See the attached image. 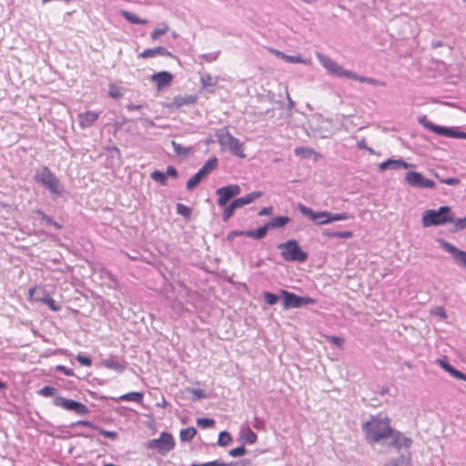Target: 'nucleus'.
<instances>
[{"mask_svg": "<svg viewBox=\"0 0 466 466\" xmlns=\"http://www.w3.org/2000/svg\"><path fill=\"white\" fill-rule=\"evenodd\" d=\"M438 363L454 378L466 381V374L454 369L446 360L440 359L438 360Z\"/></svg>", "mask_w": 466, "mask_h": 466, "instance_id": "412c9836", "label": "nucleus"}, {"mask_svg": "<svg viewBox=\"0 0 466 466\" xmlns=\"http://www.w3.org/2000/svg\"><path fill=\"white\" fill-rule=\"evenodd\" d=\"M203 177L200 176L198 172H197L191 178H189L187 182V189L193 190L198 187Z\"/></svg>", "mask_w": 466, "mask_h": 466, "instance_id": "72a5a7b5", "label": "nucleus"}, {"mask_svg": "<svg viewBox=\"0 0 466 466\" xmlns=\"http://www.w3.org/2000/svg\"><path fill=\"white\" fill-rule=\"evenodd\" d=\"M216 137L222 149L228 150L240 158L246 157L243 144L238 138L233 137L227 127L217 130Z\"/></svg>", "mask_w": 466, "mask_h": 466, "instance_id": "f03ea898", "label": "nucleus"}, {"mask_svg": "<svg viewBox=\"0 0 466 466\" xmlns=\"http://www.w3.org/2000/svg\"><path fill=\"white\" fill-rule=\"evenodd\" d=\"M156 56H172V54L166 47L163 46L145 49L143 52L139 54V57L141 58H150Z\"/></svg>", "mask_w": 466, "mask_h": 466, "instance_id": "6ab92c4d", "label": "nucleus"}, {"mask_svg": "<svg viewBox=\"0 0 466 466\" xmlns=\"http://www.w3.org/2000/svg\"><path fill=\"white\" fill-rule=\"evenodd\" d=\"M76 359L80 364H82L84 366L88 367L92 364V360L89 357L78 354Z\"/></svg>", "mask_w": 466, "mask_h": 466, "instance_id": "8fccbe9b", "label": "nucleus"}, {"mask_svg": "<svg viewBox=\"0 0 466 466\" xmlns=\"http://www.w3.org/2000/svg\"><path fill=\"white\" fill-rule=\"evenodd\" d=\"M317 58L321 66L328 71L329 74L339 76V77H346L350 78L352 76V72L344 69L341 66H339L336 61L320 53H317Z\"/></svg>", "mask_w": 466, "mask_h": 466, "instance_id": "423d86ee", "label": "nucleus"}, {"mask_svg": "<svg viewBox=\"0 0 466 466\" xmlns=\"http://www.w3.org/2000/svg\"><path fill=\"white\" fill-rule=\"evenodd\" d=\"M197 434V431L195 428L193 427H189V428H187V429H184L180 431V440L182 441H189L190 440H192L195 435Z\"/></svg>", "mask_w": 466, "mask_h": 466, "instance_id": "c85d7f7f", "label": "nucleus"}, {"mask_svg": "<svg viewBox=\"0 0 466 466\" xmlns=\"http://www.w3.org/2000/svg\"><path fill=\"white\" fill-rule=\"evenodd\" d=\"M46 303H47V305L49 306V308H50L52 310H54V311H57V310H59V307H57V306L56 305V302H55V300H54L53 299H46Z\"/></svg>", "mask_w": 466, "mask_h": 466, "instance_id": "e2e57ef3", "label": "nucleus"}, {"mask_svg": "<svg viewBox=\"0 0 466 466\" xmlns=\"http://www.w3.org/2000/svg\"><path fill=\"white\" fill-rule=\"evenodd\" d=\"M167 177L169 176L173 178H177V169L173 167V166H168L167 168V173H166Z\"/></svg>", "mask_w": 466, "mask_h": 466, "instance_id": "bf43d9fd", "label": "nucleus"}, {"mask_svg": "<svg viewBox=\"0 0 466 466\" xmlns=\"http://www.w3.org/2000/svg\"><path fill=\"white\" fill-rule=\"evenodd\" d=\"M121 15L125 17L128 22L134 25H146L147 23V19H141L137 15L128 12L127 10H122Z\"/></svg>", "mask_w": 466, "mask_h": 466, "instance_id": "a878e982", "label": "nucleus"}, {"mask_svg": "<svg viewBox=\"0 0 466 466\" xmlns=\"http://www.w3.org/2000/svg\"><path fill=\"white\" fill-rule=\"evenodd\" d=\"M273 212V208L272 207H266V208H263L259 212H258V216H268V215H271Z\"/></svg>", "mask_w": 466, "mask_h": 466, "instance_id": "680f3d73", "label": "nucleus"}, {"mask_svg": "<svg viewBox=\"0 0 466 466\" xmlns=\"http://www.w3.org/2000/svg\"><path fill=\"white\" fill-rule=\"evenodd\" d=\"M241 439L244 441V443L253 444L257 441L258 437L255 432L248 430L242 434Z\"/></svg>", "mask_w": 466, "mask_h": 466, "instance_id": "c9c22d12", "label": "nucleus"}, {"mask_svg": "<svg viewBox=\"0 0 466 466\" xmlns=\"http://www.w3.org/2000/svg\"><path fill=\"white\" fill-rule=\"evenodd\" d=\"M325 235L329 238H349L352 237V232L351 231L327 232V233H325Z\"/></svg>", "mask_w": 466, "mask_h": 466, "instance_id": "37998d69", "label": "nucleus"}, {"mask_svg": "<svg viewBox=\"0 0 466 466\" xmlns=\"http://www.w3.org/2000/svg\"><path fill=\"white\" fill-rule=\"evenodd\" d=\"M452 222L455 224L456 230H461L466 228V217L458 219L453 218Z\"/></svg>", "mask_w": 466, "mask_h": 466, "instance_id": "09e8293b", "label": "nucleus"}, {"mask_svg": "<svg viewBox=\"0 0 466 466\" xmlns=\"http://www.w3.org/2000/svg\"><path fill=\"white\" fill-rule=\"evenodd\" d=\"M175 447V441L172 434L162 432L158 439L150 440L147 448L157 450L161 455H166Z\"/></svg>", "mask_w": 466, "mask_h": 466, "instance_id": "0eeeda50", "label": "nucleus"}, {"mask_svg": "<svg viewBox=\"0 0 466 466\" xmlns=\"http://www.w3.org/2000/svg\"><path fill=\"white\" fill-rule=\"evenodd\" d=\"M204 87L214 86L217 85V79H214L209 74H202L200 76Z\"/></svg>", "mask_w": 466, "mask_h": 466, "instance_id": "f704fd0d", "label": "nucleus"}, {"mask_svg": "<svg viewBox=\"0 0 466 466\" xmlns=\"http://www.w3.org/2000/svg\"><path fill=\"white\" fill-rule=\"evenodd\" d=\"M286 61L289 63H302L307 64V61L302 59L299 56H289L286 57Z\"/></svg>", "mask_w": 466, "mask_h": 466, "instance_id": "5fc2aeb1", "label": "nucleus"}, {"mask_svg": "<svg viewBox=\"0 0 466 466\" xmlns=\"http://www.w3.org/2000/svg\"><path fill=\"white\" fill-rule=\"evenodd\" d=\"M392 430L390 418L382 414L372 415L362 423V431L370 444L385 441L390 438Z\"/></svg>", "mask_w": 466, "mask_h": 466, "instance_id": "f257e3e1", "label": "nucleus"}, {"mask_svg": "<svg viewBox=\"0 0 466 466\" xmlns=\"http://www.w3.org/2000/svg\"><path fill=\"white\" fill-rule=\"evenodd\" d=\"M241 192V188L238 185L231 184L223 187H219L216 190V194L218 196V205L219 207H226L228 202L234 197L238 196Z\"/></svg>", "mask_w": 466, "mask_h": 466, "instance_id": "f8f14e48", "label": "nucleus"}, {"mask_svg": "<svg viewBox=\"0 0 466 466\" xmlns=\"http://www.w3.org/2000/svg\"><path fill=\"white\" fill-rule=\"evenodd\" d=\"M412 165L405 162L402 159H388L379 165V169L380 171H384L388 168L397 170L400 168H409Z\"/></svg>", "mask_w": 466, "mask_h": 466, "instance_id": "f3484780", "label": "nucleus"}, {"mask_svg": "<svg viewBox=\"0 0 466 466\" xmlns=\"http://www.w3.org/2000/svg\"><path fill=\"white\" fill-rule=\"evenodd\" d=\"M56 393V389L51 386H45L38 390V394L44 397H52Z\"/></svg>", "mask_w": 466, "mask_h": 466, "instance_id": "a19ab883", "label": "nucleus"}, {"mask_svg": "<svg viewBox=\"0 0 466 466\" xmlns=\"http://www.w3.org/2000/svg\"><path fill=\"white\" fill-rule=\"evenodd\" d=\"M99 114L93 111H86L78 115L79 126L81 128L90 127L98 118Z\"/></svg>", "mask_w": 466, "mask_h": 466, "instance_id": "a211bd4d", "label": "nucleus"}, {"mask_svg": "<svg viewBox=\"0 0 466 466\" xmlns=\"http://www.w3.org/2000/svg\"><path fill=\"white\" fill-rule=\"evenodd\" d=\"M264 300L267 304L272 306L276 304L279 300V297L271 292H264L263 293Z\"/></svg>", "mask_w": 466, "mask_h": 466, "instance_id": "c03bdc74", "label": "nucleus"}, {"mask_svg": "<svg viewBox=\"0 0 466 466\" xmlns=\"http://www.w3.org/2000/svg\"><path fill=\"white\" fill-rule=\"evenodd\" d=\"M177 214L183 216L185 218L189 219L191 216V208L185 206L182 203L177 204Z\"/></svg>", "mask_w": 466, "mask_h": 466, "instance_id": "e433bc0d", "label": "nucleus"}, {"mask_svg": "<svg viewBox=\"0 0 466 466\" xmlns=\"http://www.w3.org/2000/svg\"><path fill=\"white\" fill-rule=\"evenodd\" d=\"M231 441H232V438H231L230 434L227 431H222L219 433L218 444L219 446L225 447V446H228Z\"/></svg>", "mask_w": 466, "mask_h": 466, "instance_id": "4c0bfd02", "label": "nucleus"}, {"mask_svg": "<svg viewBox=\"0 0 466 466\" xmlns=\"http://www.w3.org/2000/svg\"><path fill=\"white\" fill-rule=\"evenodd\" d=\"M191 393L193 394L194 400H200L207 397L206 391L201 389H193L191 390Z\"/></svg>", "mask_w": 466, "mask_h": 466, "instance_id": "de8ad7c7", "label": "nucleus"}, {"mask_svg": "<svg viewBox=\"0 0 466 466\" xmlns=\"http://www.w3.org/2000/svg\"><path fill=\"white\" fill-rule=\"evenodd\" d=\"M218 159L216 157H212L208 159L205 165L198 171L200 176L204 178L207 177L212 170L217 167Z\"/></svg>", "mask_w": 466, "mask_h": 466, "instance_id": "5701e85b", "label": "nucleus"}, {"mask_svg": "<svg viewBox=\"0 0 466 466\" xmlns=\"http://www.w3.org/2000/svg\"><path fill=\"white\" fill-rule=\"evenodd\" d=\"M350 79H354L360 83H366V84H370V85H373V86H386V84L384 82H381L378 79L359 76L353 72H352V76L350 77Z\"/></svg>", "mask_w": 466, "mask_h": 466, "instance_id": "b1692460", "label": "nucleus"}, {"mask_svg": "<svg viewBox=\"0 0 466 466\" xmlns=\"http://www.w3.org/2000/svg\"><path fill=\"white\" fill-rule=\"evenodd\" d=\"M121 400H128L137 403H141L143 400V394L137 391H132L126 394H123L119 397Z\"/></svg>", "mask_w": 466, "mask_h": 466, "instance_id": "bb28decb", "label": "nucleus"}, {"mask_svg": "<svg viewBox=\"0 0 466 466\" xmlns=\"http://www.w3.org/2000/svg\"><path fill=\"white\" fill-rule=\"evenodd\" d=\"M171 145L177 156L180 157H187L188 152L191 151L190 147H185L181 146L180 144L177 143L175 140L171 141Z\"/></svg>", "mask_w": 466, "mask_h": 466, "instance_id": "7c9ffc66", "label": "nucleus"}, {"mask_svg": "<svg viewBox=\"0 0 466 466\" xmlns=\"http://www.w3.org/2000/svg\"><path fill=\"white\" fill-rule=\"evenodd\" d=\"M246 452H247V450L243 446H241V447H238V448L230 450L228 453L231 457H239V456L245 455Z\"/></svg>", "mask_w": 466, "mask_h": 466, "instance_id": "49530a36", "label": "nucleus"}, {"mask_svg": "<svg viewBox=\"0 0 466 466\" xmlns=\"http://www.w3.org/2000/svg\"><path fill=\"white\" fill-rule=\"evenodd\" d=\"M35 178L53 195H60L63 191L59 179L47 167L36 170Z\"/></svg>", "mask_w": 466, "mask_h": 466, "instance_id": "20e7f679", "label": "nucleus"}, {"mask_svg": "<svg viewBox=\"0 0 466 466\" xmlns=\"http://www.w3.org/2000/svg\"><path fill=\"white\" fill-rule=\"evenodd\" d=\"M268 230V227L267 226V224H265L264 226H262L257 229L241 231V232H239V234L245 235V236L252 238L254 239H261L267 235Z\"/></svg>", "mask_w": 466, "mask_h": 466, "instance_id": "4be33fe9", "label": "nucleus"}, {"mask_svg": "<svg viewBox=\"0 0 466 466\" xmlns=\"http://www.w3.org/2000/svg\"><path fill=\"white\" fill-rule=\"evenodd\" d=\"M298 208L301 214L308 217L314 223L318 225L327 224V222H323V219L328 218V211L314 212L311 208L302 204H299Z\"/></svg>", "mask_w": 466, "mask_h": 466, "instance_id": "4468645a", "label": "nucleus"}, {"mask_svg": "<svg viewBox=\"0 0 466 466\" xmlns=\"http://www.w3.org/2000/svg\"><path fill=\"white\" fill-rule=\"evenodd\" d=\"M172 79V74L167 71H161L151 76V81L157 86L158 90L168 86Z\"/></svg>", "mask_w": 466, "mask_h": 466, "instance_id": "dca6fc26", "label": "nucleus"}, {"mask_svg": "<svg viewBox=\"0 0 466 466\" xmlns=\"http://www.w3.org/2000/svg\"><path fill=\"white\" fill-rule=\"evenodd\" d=\"M109 95H110L111 97H114V98H117V97H120L122 96L120 92L114 91L112 89L110 90Z\"/></svg>", "mask_w": 466, "mask_h": 466, "instance_id": "774afa93", "label": "nucleus"}, {"mask_svg": "<svg viewBox=\"0 0 466 466\" xmlns=\"http://www.w3.org/2000/svg\"><path fill=\"white\" fill-rule=\"evenodd\" d=\"M281 295L283 296V307L285 309H297L315 302L309 297H299L287 290H281Z\"/></svg>", "mask_w": 466, "mask_h": 466, "instance_id": "1a4fd4ad", "label": "nucleus"}, {"mask_svg": "<svg viewBox=\"0 0 466 466\" xmlns=\"http://www.w3.org/2000/svg\"><path fill=\"white\" fill-rule=\"evenodd\" d=\"M390 445L394 448L400 450L402 448L408 449L411 445V439L406 437L404 434L398 431L392 430V433H390Z\"/></svg>", "mask_w": 466, "mask_h": 466, "instance_id": "2eb2a0df", "label": "nucleus"}, {"mask_svg": "<svg viewBox=\"0 0 466 466\" xmlns=\"http://www.w3.org/2000/svg\"><path fill=\"white\" fill-rule=\"evenodd\" d=\"M289 222V218L282 216V217H276V218H272L268 223H266V224H267V226L268 227V229H269V228H283Z\"/></svg>", "mask_w": 466, "mask_h": 466, "instance_id": "393cba45", "label": "nucleus"}, {"mask_svg": "<svg viewBox=\"0 0 466 466\" xmlns=\"http://www.w3.org/2000/svg\"><path fill=\"white\" fill-rule=\"evenodd\" d=\"M452 221L453 214L447 206H442L438 210L428 209L422 215V225L425 228L440 226Z\"/></svg>", "mask_w": 466, "mask_h": 466, "instance_id": "7ed1b4c3", "label": "nucleus"}, {"mask_svg": "<svg viewBox=\"0 0 466 466\" xmlns=\"http://www.w3.org/2000/svg\"><path fill=\"white\" fill-rule=\"evenodd\" d=\"M294 152L298 157H309L315 153L313 149L309 147H296Z\"/></svg>", "mask_w": 466, "mask_h": 466, "instance_id": "58836bf2", "label": "nucleus"}, {"mask_svg": "<svg viewBox=\"0 0 466 466\" xmlns=\"http://www.w3.org/2000/svg\"><path fill=\"white\" fill-rule=\"evenodd\" d=\"M103 363H104V365L106 368H109V369H112V370H118V371H122L123 370L122 365L120 363L116 362V361L106 360H104Z\"/></svg>", "mask_w": 466, "mask_h": 466, "instance_id": "a18cd8bd", "label": "nucleus"}, {"mask_svg": "<svg viewBox=\"0 0 466 466\" xmlns=\"http://www.w3.org/2000/svg\"><path fill=\"white\" fill-rule=\"evenodd\" d=\"M351 216L349 215L347 212H342L339 214H333L330 212H328V218L326 219H323V222L331 223L334 221H340V220H346L350 218Z\"/></svg>", "mask_w": 466, "mask_h": 466, "instance_id": "cd10ccee", "label": "nucleus"}, {"mask_svg": "<svg viewBox=\"0 0 466 466\" xmlns=\"http://www.w3.org/2000/svg\"><path fill=\"white\" fill-rule=\"evenodd\" d=\"M54 404L58 407H62L66 410L74 411L78 415H84L88 412V409L85 404L74 400L66 399L62 396L56 397Z\"/></svg>", "mask_w": 466, "mask_h": 466, "instance_id": "9d476101", "label": "nucleus"}, {"mask_svg": "<svg viewBox=\"0 0 466 466\" xmlns=\"http://www.w3.org/2000/svg\"><path fill=\"white\" fill-rule=\"evenodd\" d=\"M37 213H38L39 215H41L42 219H43L46 223H47V224H51V223L53 222L52 218H50L49 216L45 215V214H44L43 212H41L40 210H38V211H37Z\"/></svg>", "mask_w": 466, "mask_h": 466, "instance_id": "69168bd1", "label": "nucleus"}, {"mask_svg": "<svg viewBox=\"0 0 466 466\" xmlns=\"http://www.w3.org/2000/svg\"><path fill=\"white\" fill-rule=\"evenodd\" d=\"M150 177L154 181H156L163 186H166L167 183V175L162 171L155 170L151 173Z\"/></svg>", "mask_w": 466, "mask_h": 466, "instance_id": "c756f323", "label": "nucleus"}, {"mask_svg": "<svg viewBox=\"0 0 466 466\" xmlns=\"http://www.w3.org/2000/svg\"><path fill=\"white\" fill-rule=\"evenodd\" d=\"M230 464L219 461H208V466H229Z\"/></svg>", "mask_w": 466, "mask_h": 466, "instance_id": "0e129e2a", "label": "nucleus"}, {"mask_svg": "<svg viewBox=\"0 0 466 466\" xmlns=\"http://www.w3.org/2000/svg\"><path fill=\"white\" fill-rule=\"evenodd\" d=\"M56 370L62 371L66 376H73L74 371L70 369H67L66 367L63 365L56 366Z\"/></svg>", "mask_w": 466, "mask_h": 466, "instance_id": "13d9d810", "label": "nucleus"}, {"mask_svg": "<svg viewBox=\"0 0 466 466\" xmlns=\"http://www.w3.org/2000/svg\"><path fill=\"white\" fill-rule=\"evenodd\" d=\"M99 433L103 435L104 437L116 440L117 437V433L116 431H110L103 429H99Z\"/></svg>", "mask_w": 466, "mask_h": 466, "instance_id": "864d4df0", "label": "nucleus"}, {"mask_svg": "<svg viewBox=\"0 0 466 466\" xmlns=\"http://www.w3.org/2000/svg\"><path fill=\"white\" fill-rule=\"evenodd\" d=\"M389 466H411L410 456L401 455L400 458L392 461Z\"/></svg>", "mask_w": 466, "mask_h": 466, "instance_id": "2f4dec72", "label": "nucleus"}, {"mask_svg": "<svg viewBox=\"0 0 466 466\" xmlns=\"http://www.w3.org/2000/svg\"><path fill=\"white\" fill-rule=\"evenodd\" d=\"M440 182L450 186H457L460 184V179L457 177L440 178Z\"/></svg>", "mask_w": 466, "mask_h": 466, "instance_id": "3c124183", "label": "nucleus"}, {"mask_svg": "<svg viewBox=\"0 0 466 466\" xmlns=\"http://www.w3.org/2000/svg\"><path fill=\"white\" fill-rule=\"evenodd\" d=\"M432 314L441 317V319H446L447 315L445 309L441 307L436 308L431 311Z\"/></svg>", "mask_w": 466, "mask_h": 466, "instance_id": "4d7b16f0", "label": "nucleus"}, {"mask_svg": "<svg viewBox=\"0 0 466 466\" xmlns=\"http://www.w3.org/2000/svg\"><path fill=\"white\" fill-rule=\"evenodd\" d=\"M218 54H219L218 52L213 53V54H205V55H202L201 57L207 62H213L218 59Z\"/></svg>", "mask_w": 466, "mask_h": 466, "instance_id": "6e6d98bb", "label": "nucleus"}, {"mask_svg": "<svg viewBox=\"0 0 466 466\" xmlns=\"http://www.w3.org/2000/svg\"><path fill=\"white\" fill-rule=\"evenodd\" d=\"M236 209L237 208L233 202H231L228 207H226L222 214L223 220L228 221L231 218Z\"/></svg>", "mask_w": 466, "mask_h": 466, "instance_id": "ea45409f", "label": "nucleus"}, {"mask_svg": "<svg viewBox=\"0 0 466 466\" xmlns=\"http://www.w3.org/2000/svg\"><path fill=\"white\" fill-rule=\"evenodd\" d=\"M406 182L412 187L418 188H434L435 182L426 178L421 173L410 171L405 177Z\"/></svg>", "mask_w": 466, "mask_h": 466, "instance_id": "9b49d317", "label": "nucleus"}, {"mask_svg": "<svg viewBox=\"0 0 466 466\" xmlns=\"http://www.w3.org/2000/svg\"><path fill=\"white\" fill-rule=\"evenodd\" d=\"M419 122L425 128L432 131L433 133H436L438 135L447 137L458 138L459 131L454 130L450 127L434 125L433 123L428 121L426 119V116L420 117Z\"/></svg>", "mask_w": 466, "mask_h": 466, "instance_id": "ddd939ff", "label": "nucleus"}, {"mask_svg": "<svg viewBox=\"0 0 466 466\" xmlns=\"http://www.w3.org/2000/svg\"><path fill=\"white\" fill-rule=\"evenodd\" d=\"M262 196V192L260 191H253L249 194H247L244 197L238 198L234 199L232 202L236 206L237 208H240L245 205L250 204L257 198H260Z\"/></svg>", "mask_w": 466, "mask_h": 466, "instance_id": "aec40b11", "label": "nucleus"}, {"mask_svg": "<svg viewBox=\"0 0 466 466\" xmlns=\"http://www.w3.org/2000/svg\"><path fill=\"white\" fill-rule=\"evenodd\" d=\"M197 424L198 426L201 427V428H211L215 425V420L213 419H208V418H198L197 420Z\"/></svg>", "mask_w": 466, "mask_h": 466, "instance_id": "79ce46f5", "label": "nucleus"}, {"mask_svg": "<svg viewBox=\"0 0 466 466\" xmlns=\"http://www.w3.org/2000/svg\"><path fill=\"white\" fill-rule=\"evenodd\" d=\"M328 340L330 343H332V344H334V345H336V346H338L339 348L342 347L343 342H344L343 339H341L339 337H337V336H329V337H328Z\"/></svg>", "mask_w": 466, "mask_h": 466, "instance_id": "603ef678", "label": "nucleus"}, {"mask_svg": "<svg viewBox=\"0 0 466 466\" xmlns=\"http://www.w3.org/2000/svg\"><path fill=\"white\" fill-rule=\"evenodd\" d=\"M358 147L360 148V149H366L368 150L369 152L370 153H373V150L369 147L366 144V140L364 138H362L361 140H360L357 144Z\"/></svg>", "mask_w": 466, "mask_h": 466, "instance_id": "052dcab7", "label": "nucleus"}, {"mask_svg": "<svg viewBox=\"0 0 466 466\" xmlns=\"http://www.w3.org/2000/svg\"><path fill=\"white\" fill-rule=\"evenodd\" d=\"M168 30H169L168 25L166 23L162 24L160 27L154 29L153 32L151 33L152 40H154V41L157 40L161 35L167 33Z\"/></svg>", "mask_w": 466, "mask_h": 466, "instance_id": "473e14b6", "label": "nucleus"}, {"mask_svg": "<svg viewBox=\"0 0 466 466\" xmlns=\"http://www.w3.org/2000/svg\"><path fill=\"white\" fill-rule=\"evenodd\" d=\"M142 121H143V125L145 127H154L155 126L154 121L149 118H143Z\"/></svg>", "mask_w": 466, "mask_h": 466, "instance_id": "338daca9", "label": "nucleus"}, {"mask_svg": "<svg viewBox=\"0 0 466 466\" xmlns=\"http://www.w3.org/2000/svg\"><path fill=\"white\" fill-rule=\"evenodd\" d=\"M278 248L281 251L283 259L288 262H304L308 258V254L300 248L295 239L279 244Z\"/></svg>", "mask_w": 466, "mask_h": 466, "instance_id": "39448f33", "label": "nucleus"}, {"mask_svg": "<svg viewBox=\"0 0 466 466\" xmlns=\"http://www.w3.org/2000/svg\"><path fill=\"white\" fill-rule=\"evenodd\" d=\"M440 247L451 255L453 261L460 267L466 268V251L459 249L443 238L437 239Z\"/></svg>", "mask_w": 466, "mask_h": 466, "instance_id": "6e6552de", "label": "nucleus"}]
</instances>
